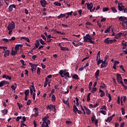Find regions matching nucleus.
<instances>
[{
  "instance_id": "obj_25",
  "label": "nucleus",
  "mask_w": 127,
  "mask_h": 127,
  "mask_svg": "<svg viewBox=\"0 0 127 127\" xmlns=\"http://www.w3.org/2000/svg\"><path fill=\"white\" fill-rule=\"evenodd\" d=\"M52 101L54 103H55L56 102V97H55V94H53L52 96Z\"/></svg>"
},
{
  "instance_id": "obj_28",
  "label": "nucleus",
  "mask_w": 127,
  "mask_h": 127,
  "mask_svg": "<svg viewBox=\"0 0 127 127\" xmlns=\"http://www.w3.org/2000/svg\"><path fill=\"white\" fill-rule=\"evenodd\" d=\"M1 113L3 114V116H5V115H7V110L4 109V110L1 111Z\"/></svg>"
},
{
  "instance_id": "obj_19",
  "label": "nucleus",
  "mask_w": 127,
  "mask_h": 127,
  "mask_svg": "<svg viewBox=\"0 0 127 127\" xmlns=\"http://www.w3.org/2000/svg\"><path fill=\"white\" fill-rule=\"evenodd\" d=\"M72 78L75 80H79V76L78 74H73L72 76Z\"/></svg>"
},
{
  "instance_id": "obj_55",
  "label": "nucleus",
  "mask_w": 127,
  "mask_h": 127,
  "mask_svg": "<svg viewBox=\"0 0 127 127\" xmlns=\"http://www.w3.org/2000/svg\"><path fill=\"white\" fill-rule=\"evenodd\" d=\"M100 60H103L99 59L98 60V61H97V65H100V64H101V63L103 64V62L101 61H100Z\"/></svg>"
},
{
  "instance_id": "obj_51",
  "label": "nucleus",
  "mask_w": 127,
  "mask_h": 127,
  "mask_svg": "<svg viewBox=\"0 0 127 127\" xmlns=\"http://www.w3.org/2000/svg\"><path fill=\"white\" fill-rule=\"evenodd\" d=\"M122 115H125L126 114V112H125V108H122Z\"/></svg>"
},
{
  "instance_id": "obj_53",
  "label": "nucleus",
  "mask_w": 127,
  "mask_h": 127,
  "mask_svg": "<svg viewBox=\"0 0 127 127\" xmlns=\"http://www.w3.org/2000/svg\"><path fill=\"white\" fill-rule=\"evenodd\" d=\"M14 49L15 50H16V51H17V50L19 49V46H18V45H16V46L15 47Z\"/></svg>"
},
{
  "instance_id": "obj_34",
  "label": "nucleus",
  "mask_w": 127,
  "mask_h": 127,
  "mask_svg": "<svg viewBox=\"0 0 127 127\" xmlns=\"http://www.w3.org/2000/svg\"><path fill=\"white\" fill-rule=\"evenodd\" d=\"M95 119H96V116H95V114H94L91 117V122H92V123H94V122L95 121Z\"/></svg>"
},
{
  "instance_id": "obj_8",
  "label": "nucleus",
  "mask_w": 127,
  "mask_h": 127,
  "mask_svg": "<svg viewBox=\"0 0 127 127\" xmlns=\"http://www.w3.org/2000/svg\"><path fill=\"white\" fill-rule=\"evenodd\" d=\"M13 8H16V5L14 4H10L8 7L9 11H12V10H13Z\"/></svg>"
},
{
  "instance_id": "obj_37",
  "label": "nucleus",
  "mask_w": 127,
  "mask_h": 127,
  "mask_svg": "<svg viewBox=\"0 0 127 127\" xmlns=\"http://www.w3.org/2000/svg\"><path fill=\"white\" fill-rule=\"evenodd\" d=\"M111 27H112V26H111L110 27L108 28V29H107L105 31V33H109L111 30Z\"/></svg>"
},
{
  "instance_id": "obj_16",
  "label": "nucleus",
  "mask_w": 127,
  "mask_h": 127,
  "mask_svg": "<svg viewBox=\"0 0 127 127\" xmlns=\"http://www.w3.org/2000/svg\"><path fill=\"white\" fill-rule=\"evenodd\" d=\"M54 106V105H52V104H50L49 105H47L46 107V109L47 110H49L50 111H51V108H53V107Z\"/></svg>"
},
{
  "instance_id": "obj_9",
  "label": "nucleus",
  "mask_w": 127,
  "mask_h": 127,
  "mask_svg": "<svg viewBox=\"0 0 127 127\" xmlns=\"http://www.w3.org/2000/svg\"><path fill=\"white\" fill-rule=\"evenodd\" d=\"M48 119H49V116L46 115L42 119L43 123L42 124L45 125V123H46V121H48Z\"/></svg>"
},
{
  "instance_id": "obj_60",
  "label": "nucleus",
  "mask_w": 127,
  "mask_h": 127,
  "mask_svg": "<svg viewBox=\"0 0 127 127\" xmlns=\"http://www.w3.org/2000/svg\"><path fill=\"white\" fill-rule=\"evenodd\" d=\"M41 37H42V38H43V39H44V40L46 41V37H45V36H44V35L42 34L41 35Z\"/></svg>"
},
{
  "instance_id": "obj_31",
  "label": "nucleus",
  "mask_w": 127,
  "mask_h": 127,
  "mask_svg": "<svg viewBox=\"0 0 127 127\" xmlns=\"http://www.w3.org/2000/svg\"><path fill=\"white\" fill-rule=\"evenodd\" d=\"M96 92H97V88L96 87H93L91 91V93H92V94H94V93H96Z\"/></svg>"
},
{
  "instance_id": "obj_30",
  "label": "nucleus",
  "mask_w": 127,
  "mask_h": 127,
  "mask_svg": "<svg viewBox=\"0 0 127 127\" xmlns=\"http://www.w3.org/2000/svg\"><path fill=\"white\" fill-rule=\"evenodd\" d=\"M16 54H17V51H11V55H12V56H13V55H15Z\"/></svg>"
},
{
  "instance_id": "obj_3",
  "label": "nucleus",
  "mask_w": 127,
  "mask_h": 127,
  "mask_svg": "<svg viewBox=\"0 0 127 127\" xmlns=\"http://www.w3.org/2000/svg\"><path fill=\"white\" fill-rule=\"evenodd\" d=\"M116 41H117L116 39L111 40L110 39V38H107L104 40V42L105 43H106V44H111L116 42Z\"/></svg>"
},
{
  "instance_id": "obj_39",
  "label": "nucleus",
  "mask_w": 127,
  "mask_h": 127,
  "mask_svg": "<svg viewBox=\"0 0 127 127\" xmlns=\"http://www.w3.org/2000/svg\"><path fill=\"white\" fill-rule=\"evenodd\" d=\"M41 70V68H40V67L37 68V74L38 75H40Z\"/></svg>"
},
{
  "instance_id": "obj_48",
  "label": "nucleus",
  "mask_w": 127,
  "mask_h": 127,
  "mask_svg": "<svg viewBox=\"0 0 127 127\" xmlns=\"http://www.w3.org/2000/svg\"><path fill=\"white\" fill-rule=\"evenodd\" d=\"M119 66L120 69H122V71H124V72H126V70H125V68H124V66L123 65H120Z\"/></svg>"
},
{
  "instance_id": "obj_63",
  "label": "nucleus",
  "mask_w": 127,
  "mask_h": 127,
  "mask_svg": "<svg viewBox=\"0 0 127 127\" xmlns=\"http://www.w3.org/2000/svg\"><path fill=\"white\" fill-rule=\"evenodd\" d=\"M23 125H24V121H21L20 122V127H23Z\"/></svg>"
},
{
  "instance_id": "obj_13",
  "label": "nucleus",
  "mask_w": 127,
  "mask_h": 127,
  "mask_svg": "<svg viewBox=\"0 0 127 127\" xmlns=\"http://www.w3.org/2000/svg\"><path fill=\"white\" fill-rule=\"evenodd\" d=\"M100 75V69H98L96 72H95V79H98L99 76Z\"/></svg>"
},
{
  "instance_id": "obj_10",
  "label": "nucleus",
  "mask_w": 127,
  "mask_h": 127,
  "mask_svg": "<svg viewBox=\"0 0 127 127\" xmlns=\"http://www.w3.org/2000/svg\"><path fill=\"white\" fill-rule=\"evenodd\" d=\"M63 76L64 77V79H67V78H71V76H70V73L68 72H66V73H64L63 74Z\"/></svg>"
},
{
  "instance_id": "obj_56",
  "label": "nucleus",
  "mask_w": 127,
  "mask_h": 127,
  "mask_svg": "<svg viewBox=\"0 0 127 127\" xmlns=\"http://www.w3.org/2000/svg\"><path fill=\"white\" fill-rule=\"evenodd\" d=\"M108 98H109L108 102H111L112 101V96H111V94H108Z\"/></svg>"
},
{
  "instance_id": "obj_14",
  "label": "nucleus",
  "mask_w": 127,
  "mask_h": 127,
  "mask_svg": "<svg viewBox=\"0 0 127 127\" xmlns=\"http://www.w3.org/2000/svg\"><path fill=\"white\" fill-rule=\"evenodd\" d=\"M37 64H33L32 66H31V70L33 72V71H35V70H36V68H37Z\"/></svg>"
},
{
  "instance_id": "obj_1",
  "label": "nucleus",
  "mask_w": 127,
  "mask_h": 127,
  "mask_svg": "<svg viewBox=\"0 0 127 127\" xmlns=\"http://www.w3.org/2000/svg\"><path fill=\"white\" fill-rule=\"evenodd\" d=\"M7 28V30L9 31V35H11V32H12L13 29L15 28V23L14 21H12L10 23H9Z\"/></svg>"
},
{
  "instance_id": "obj_29",
  "label": "nucleus",
  "mask_w": 127,
  "mask_h": 127,
  "mask_svg": "<svg viewBox=\"0 0 127 127\" xmlns=\"http://www.w3.org/2000/svg\"><path fill=\"white\" fill-rule=\"evenodd\" d=\"M111 8L113 12H114V13L118 12V10H117V8H116L115 7H111Z\"/></svg>"
},
{
  "instance_id": "obj_47",
  "label": "nucleus",
  "mask_w": 127,
  "mask_h": 127,
  "mask_svg": "<svg viewBox=\"0 0 127 127\" xmlns=\"http://www.w3.org/2000/svg\"><path fill=\"white\" fill-rule=\"evenodd\" d=\"M24 94L25 95H29V89L25 90Z\"/></svg>"
},
{
  "instance_id": "obj_33",
  "label": "nucleus",
  "mask_w": 127,
  "mask_h": 127,
  "mask_svg": "<svg viewBox=\"0 0 127 127\" xmlns=\"http://www.w3.org/2000/svg\"><path fill=\"white\" fill-rule=\"evenodd\" d=\"M54 4H55L57 6H61V3H59L58 1L54 2Z\"/></svg>"
},
{
  "instance_id": "obj_24",
  "label": "nucleus",
  "mask_w": 127,
  "mask_h": 127,
  "mask_svg": "<svg viewBox=\"0 0 127 127\" xmlns=\"http://www.w3.org/2000/svg\"><path fill=\"white\" fill-rule=\"evenodd\" d=\"M34 110H35V114L36 116H38V113H39V111H38V108H34Z\"/></svg>"
},
{
  "instance_id": "obj_32",
  "label": "nucleus",
  "mask_w": 127,
  "mask_h": 127,
  "mask_svg": "<svg viewBox=\"0 0 127 127\" xmlns=\"http://www.w3.org/2000/svg\"><path fill=\"white\" fill-rule=\"evenodd\" d=\"M40 43L42 45H45L46 44V43H45V42L44 41H43V40H42V39H40Z\"/></svg>"
},
{
  "instance_id": "obj_41",
  "label": "nucleus",
  "mask_w": 127,
  "mask_h": 127,
  "mask_svg": "<svg viewBox=\"0 0 127 127\" xmlns=\"http://www.w3.org/2000/svg\"><path fill=\"white\" fill-rule=\"evenodd\" d=\"M17 106H18V108H19V109L20 111V109L21 108H22V107H23V106L22 104L20 105V104L18 102L17 103Z\"/></svg>"
},
{
  "instance_id": "obj_27",
  "label": "nucleus",
  "mask_w": 127,
  "mask_h": 127,
  "mask_svg": "<svg viewBox=\"0 0 127 127\" xmlns=\"http://www.w3.org/2000/svg\"><path fill=\"white\" fill-rule=\"evenodd\" d=\"M31 88L32 90L35 93L36 92V89H35V87H34V82H32Z\"/></svg>"
},
{
  "instance_id": "obj_4",
  "label": "nucleus",
  "mask_w": 127,
  "mask_h": 127,
  "mask_svg": "<svg viewBox=\"0 0 127 127\" xmlns=\"http://www.w3.org/2000/svg\"><path fill=\"white\" fill-rule=\"evenodd\" d=\"M117 81L119 84H123L124 82L123 81V77H122V75L120 74H117Z\"/></svg>"
},
{
  "instance_id": "obj_18",
  "label": "nucleus",
  "mask_w": 127,
  "mask_h": 127,
  "mask_svg": "<svg viewBox=\"0 0 127 127\" xmlns=\"http://www.w3.org/2000/svg\"><path fill=\"white\" fill-rule=\"evenodd\" d=\"M4 57H6V56H9V50H6L4 54Z\"/></svg>"
},
{
  "instance_id": "obj_11",
  "label": "nucleus",
  "mask_w": 127,
  "mask_h": 127,
  "mask_svg": "<svg viewBox=\"0 0 127 127\" xmlns=\"http://www.w3.org/2000/svg\"><path fill=\"white\" fill-rule=\"evenodd\" d=\"M87 4V7L88 9H92L93 8V2H90V3H86Z\"/></svg>"
},
{
  "instance_id": "obj_42",
  "label": "nucleus",
  "mask_w": 127,
  "mask_h": 127,
  "mask_svg": "<svg viewBox=\"0 0 127 127\" xmlns=\"http://www.w3.org/2000/svg\"><path fill=\"white\" fill-rule=\"evenodd\" d=\"M100 114H102L103 115H107V112H106L104 110H101L100 111Z\"/></svg>"
},
{
  "instance_id": "obj_15",
  "label": "nucleus",
  "mask_w": 127,
  "mask_h": 127,
  "mask_svg": "<svg viewBox=\"0 0 127 127\" xmlns=\"http://www.w3.org/2000/svg\"><path fill=\"white\" fill-rule=\"evenodd\" d=\"M108 62H106V64H102L100 65V67L101 68V69H103V68H105L106 67L108 66Z\"/></svg>"
},
{
  "instance_id": "obj_6",
  "label": "nucleus",
  "mask_w": 127,
  "mask_h": 127,
  "mask_svg": "<svg viewBox=\"0 0 127 127\" xmlns=\"http://www.w3.org/2000/svg\"><path fill=\"white\" fill-rule=\"evenodd\" d=\"M41 5L42 7H46V5L47 4V1L46 0H41L40 1Z\"/></svg>"
},
{
  "instance_id": "obj_23",
  "label": "nucleus",
  "mask_w": 127,
  "mask_h": 127,
  "mask_svg": "<svg viewBox=\"0 0 127 127\" xmlns=\"http://www.w3.org/2000/svg\"><path fill=\"white\" fill-rule=\"evenodd\" d=\"M63 102L65 105H66L68 107H70V103H69L68 101H65L64 99H63Z\"/></svg>"
},
{
  "instance_id": "obj_43",
  "label": "nucleus",
  "mask_w": 127,
  "mask_h": 127,
  "mask_svg": "<svg viewBox=\"0 0 127 127\" xmlns=\"http://www.w3.org/2000/svg\"><path fill=\"white\" fill-rule=\"evenodd\" d=\"M20 62H21V64H22V66H26V64H24V61H23V60H21Z\"/></svg>"
},
{
  "instance_id": "obj_7",
  "label": "nucleus",
  "mask_w": 127,
  "mask_h": 127,
  "mask_svg": "<svg viewBox=\"0 0 127 127\" xmlns=\"http://www.w3.org/2000/svg\"><path fill=\"white\" fill-rule=\"evenodd\" d=\"M9 84V82L8 81H6L5 80H3L0 82V88L5 85Z\"/></svg>"
},
{
  "instance_id": "obj_21",
  "label": "nucleus",
  "mask_w": 127,
  "mask_h": 127,
  "mask_svg": "<svg viewBox=\"0 0 127 127\" xmlns=\"http://www.w3.org/2000/svg\"><path fill=\"white\" fill-rule=\"evenodd\" d=\"M66 15V14L64 13V14H62L61 13L60 15H59L57 17L58 18V19H60V18H62L63 17H65Z\"/></svg>"
},
{
  "instance_id": "obj_38",
  "label": "nucleus",
  "mask_w": 127,
  "mask_h": 127,
  "mask_svg": "<svg viewBox=\"0 0 127 127\" xmlns=\"http://www.w3.org/2000/svg\"><path fill=\"white\" fill-rule=\"evenodd\" d=\"M90 107H91V108H96V107H98V104L97 103H96L95 105L90 104Z\"/></svg>"
},
{
  "instance_id": "obj_17",
  "label": "nucleus",
  "mask_w": 127,
  "mask_h": 127,
  "mask_svg": "<svg viewBox=\"0 0 127 127\" xmlns=\"http://www.w3.org/2000/svg\"><path fill=\"white\" fill-rule=\"evenodd\" d=\"M78 110V108H77V106L74 104L73 107V111L75 114H77V112H76Z\"/></svg>"
},
{
  "instance_id": "obj_36",
  "label": "nucleus",
  "mask_w": 127,
  "mask_h": 127,
  "mask_svg": "<svg viewBox=\"0 0 127 127\" xmlns=\"http://www.w3.org/2000/svg\"><path fill=\"white\" fill-rule=\"evenodd\" d=\"M108 10H109L108 7H103L102 9V11H103V12H105L106 11H108Z\"/></svg>"
},
{
  "instance_id": "obj_64",
  "label": "nucleus",
  "mask_w": 127,
  "mask_h": 127,
  "mask_svg": "<svg viewBox=\"0 0 127 127\" xmlns=\"http://www.w3.org/2000/svg\"><path fill=\"white\" fill-rule=\"evenodd\" d=\"M122 86H123V87H124L125 90H127V85H125L124 83L123 84H122Z\"/></svg>"
},
{
  "instance_id": "obj_61",
  "label": "nucleus",
  "mask_w": 127,
  "mask_h": 127,
  "mask_svg": "<svg viewBox=\"0 0 127 127\" xmlns=\"http://www.w3.org/2000/svg\"><path fill=\"white\" fill-rule=\"evenodd\" d=\"M98 119H96L95 120V125L96 126V127H98Z\"/></svg>"
},
{
  "instance_id": "obj_50",
  "label": "nucleus",
  "mask_w": 127,
  "mask_h": 127,
  "mask_svg": "<svg viewBox=\"0 0 127 127\" xmlns=\"http://www.w3.org/2000/svg\"><path fill=\"white\" fill-rule=\"evenodd\" d=\"M120 64V62L118 61H115L114 64V65H115V66H117V65H119Z\"/></svg>"
},
{
  "instance_id": "obj_59",
  "label": "nucleus",
  "mask_w": 127,
  "mask_h": 127,
  "mask_svg": "<svg viewBox=\"0 0 127 127\" xmlns=\"http://www.w3.org/2000/svg\"><path fill=\"white\" fill-rule=\"evenodd\" d=\"M29 89H30V92L31 95H33V90H32V88H31V87H30Z\"/></svg>"
},
{
  "instance_id": "obj_46",
  "label": "nucleus",
  "mask_w": 127,
  "mask_h": 127,
  "mask_svg": "<svg viewBox=\"0 0 127 127\" xmlns=\"http://www.w3.org/2000/svg\"><path fill=\"white\" fill-rule=\"evenodd\" d=\"M30 104H31V100L29 99L27 101L26 105L27 106H30Z\"/></svg>"
},
{
  "instance_id": "obj_20",
  "label": "nucleus",
  "mask_w": 127,
  "mask_h": 127,
  "mask_svg": "<svg viewBox=\"0 0 127 127\" xmlns=\"http://www.w3.org/2000/svg\"><path fill=\"white\" fill-rule=\"evenodd\" d=\"M14 85H12L11 86V88L12 90H13V91H15V89H16V87H17V84L16 83H14Z\"/></svg>"
},
{
  "instance_id": "obj_5",
  "label": "nucleus",
  "mask_w": 127,
  "mask_h": 127,
  "mask_svg": "<svg viewBox=\"0 0 127 127\" xmlns=\"http://www.w3.org/2000/svg\"><path fill=\"white\" fill-rule=\"evenodd\" d=\"M67 69H64V70H60L59 74L60 75L61 77H62V78H64V76L63 75V74H64V73H67Z\"/></svg>"
},
{
  "instance_id": "obj_44",
  "label": "nucleus",
  "mask_w": 127,
  "mask_h": 127,
  "mask_svg": "<svg viewBox=\"0 0 127 127\" xmlns=\"http://www.w3.org/2000/svg\"><path fill=\"white\" fill-rule=\"evenodd\" d=\"M72 14H73V11H71L70 12H67L65 13V14H66L68 16H69V15H72Z\"/></svg>"
},
{
  "instance_id": "obj_26",
  "label": "nucleus",
  "mask_w": 127,
  "mask_h": 127,
  "mask_svg": "<svg viewBox=\"0 0 127 127\" xmlns=\"http://www.w3.org/2000/svg\"><path fill=\"white\" fill-rule=\"evenodd\" d=\"M61 50H62V51H69V48H68L67 47H63L61 49Z\"/></svg>"
},
{
  "instance_id": "obj_2",
  "label": "nucleus",
  "mask_w": 127,
  "mask_h": 127,
  "mask_svg": "<svg viewBox=\"0 0 127 127\" xmlns=\"http://www.w3.org/2000/svg\"><path fill=\"white\" fill-rule=\"evenodd\" d=\"M90 37L89 34H87L86 36H83V40L85 42H90L92 44H95V42L92 40L91 38H90Z\"/></svg>"
},
{
  "instance_id": "obj_49",
  "label": "nucleus",
  "mask_w": 127,
  "mask_h": 127,
  "mask_svg": "<svg viewBox=\"0 0 127 127\" xmlns=\"http://www.w3.org/2000/svg\"><path fill=\"white\" fill-rule=\"evenodd\" d=\"M100 110H105V111L107 110V107L105 105H103L101 108H100Z\"/></svg>"
},
{
  "instance_id": "obj_52",
  "label": "nucleus",
  "mask_w": 127,
  "mask_h": 127,
  "mask_svg": "<svg viewBox=\"0 0 127 127\" xmlns=\"http://www.w3.org/2000/svg\"><path fill=\"white\" fill-rule=\"evenodd\" d=\"M117 103L119 104H121V97L120 96L118 97Z\"/></svg>"
},
{
  "instance_id": "obj_58",
  "label": "nucleus",
  "mask_w": 127,
  "mask_h": 127,
  "mask_svg": "<svg viewBox=\"0 0 127 127\" xmlns=\"http://www.w3.org/2000/svg\"><path fill=\"white\" fill-rule=\"evenodd\" d=\"M15 40V37H12L11 39H9V41H13Z\"/></svg>"
},
{
  "instance_id": "obj_40",
  "label": "nucleus",
  "mask_w": 127,
  "mask_h": 127,
  "mask_svg": "<svg viewBox=\"0 0 127 127\" xmlns=\"http://www.w3.org/2000/svg\"><path fill=\"white\" fill-rule=\"evenodd\" d=\"M119 20H120V21H123V22H124V23L126 22V21H125V20H124V17H123V16H120L119 18Z\"/></svg>"
},
{
  "instance_id": "obj_35",
  "label": "nucleus",
  "mask_w": 127,
  "mask_h": 127,
  "mask_svg": "<svg viewBox=\"0 0 127 127\" xmlns=\"http://www.w3.org/2000/svg\"><path fill=\"white\" fill-rule=\"evenodd\" d=\"M86 113L87 115H91V110H90V109H89L88 108L86 110Z\"/></svg>"
},
{
  "instance_id": "obj_62",
  "label": "nucleus",
  "mask_w": 127,
  "mask_h": 127,
  "mask_svg": "<svg viewBox=\"0 0 127 127\" xmlns=\"http://www.w3.org/2000/svg\"><path fill=\"white\" fill-rule=\"evenodd\" d=\"M2 40L3 41H4V42H5L6 43L7 42H8V41H9V39L4 38V39H3Z\"/></svg>"
},
{
  "instance_id": "obj_22",
  "label": "nucleus",
  "mask_w": 127,
  "mask_h": 127,
  "mask_svg": "<svg viewBox=\"0 0 127 127\" xmlns=\"http://www.w3.org/2000/svg\"><path fill=\"white\" fill-rule=\"evenodd\" d=\"M47 85H48V78H47V77H46L44 85V88H45L47 86Z\"/></svg>"
},
{
  "instance_id": "obj_12",
  "label": "nucleus",
  "mask_w": 127,
  "mask_h": 127,
  "mask_svg": "<svg viewBox=\"0 0 127 127\" xmlns=\"http://www.w3.org/2000/svg\"><path fill=\"white\" fill-rule=\"evenodd\" d=\"M118 7L120 11H123L124 9H125V5L120 6L119 4L118 5Z\"/></svg>"
},
{
  "instance_id": "obj_45",
  "label": "nucleus",
  "mask_w": 127,
  "mask_h": 127,
  "mask_svg": "<svg viewBox=\"0 0 127 127\" xmlns=\"http://www.w3.org/2000/svg\"><path fill=\"white\" fill-rule=\"evenodd\" d=\"M123 46H127V42H125V40H123L122 42Z\"/></svg>"
},
{
  "instance_id": "obj_54",
  "label": "nucleus",
  "mask_w": 127,
  "mask_h": 127,
  "mask_svg": "<svg viewBox=\"0 0 127 127\" xmlns=\"http://www.w3.org/2000/svg\"><path fill=\"white\" fill-rule=\"evenodd\" d=\"M21 118L22 117L21 116H18L16 118V122H19V120H21Z\"/></svg>"
},
{
  "instance_id": "obj_57",
  "label": "nucleus",
  "mask_w": 127,
  "mask_h": 127,
  "mask_svg": "<svg viewBox=\"0 0 127 127\" xmlns=\"http://www.w3.org/2000/svg\"><path fill=\"white\" fill-rule=\"evenodd\" d=\"M108 123H111V122H112V121L113 120V118L112 117H108Z\"/></svg>"
}]
</instances>
